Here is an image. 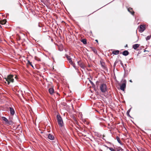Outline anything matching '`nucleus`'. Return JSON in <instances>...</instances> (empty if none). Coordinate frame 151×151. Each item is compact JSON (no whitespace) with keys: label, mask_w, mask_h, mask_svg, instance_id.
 I'll use <instances>...</instances> for the list:
<instances>
[{"label":"nucleus","mask_w":151,"mask_h":151,"mask_svg":"<svg viewBox=\"0 0 151 151\" xmlns=\"http://www.w3.org/2000/svg\"><path fill=\"white\" fill-rule=\"evenodd\" d=\"M92 50L93 52L97 54V50L95 49V48H92Z\"/></svg>","instance_id":"19"},{"label":"nucleus","mask_w":151,"mask_h":151,"mask_svg":"<svg viewBox=\"0 0 151 151\" xmlns=\"http://www.w3.org/2000/svg\"><path fill=\"white\" fill-rule=\"evenodd\" d=\"M78 64L81 68H84V65L83 63H81L80 61L78 62Z\"/></svg>","instance_id":"10"},{"label":"nucleus","mask_w":151,"mask_h":151,"mask_svg":"<svg viewBox=\"0 0 151 151\" xmlns=\"http://www.w3.org/2000/svg\"><path fill=\"white\" fill-rule=\"evenodd\" d=\"M150 137H151V134H150Z\"/></svg>","instance_id":"34"},{"label":"nucleus","mask_w":151,"mask_h":151,"mask_svg":"<svg viewBox=\"0 0 151 151\" xmlns=\"http://www.w3.org/2000/svg\"><path fill=\"white\" fill-rule=\"evenodd\" d=\"M81 41L83 44L85 45L87 44L86 40L85 39H82L81 40Z\"/></svg>","instance_id":"18"},{"label":"nucleus","mask_w":151,"mask_h":151,"mask_svg":"<svg viewBox=\"0 0 151 151\" xmlns=\"http://www.w3.org/2000/svg\"><path fill=\"white\" fill-rule=\"evenodd\" d=\"M49 92L52 95H53L55 93L54 89L52 88H49Z\"/></svg>","instance_id":"9"},{"label":"nucleus","mask_w":151,"mask_h":151,"mask_svg":"<svg viewBox=\"0 0 151 151\" xmlns=\"http://www.w3.org/2000/svg\"><path fill=\"white\" fill-rule=\"evenodd\" d=\"M116 138L118 142L121 145H122V143L120 141V138L118 136H116Z\"/></svg>","instance_id":"15"},{"label":"nucleus","mask_w":151,"mask_h":151,"mask_svg":"<svg viewBox=\"0 0 151 151\" xmlns=\"http://www.w3.org/2000/svg\"><path fill=\"white\" fill-rule=\"evenodd\" d=\"M100 88L101 92L103 93L106 92L107 90V86L106 84L104 83L101 84Z\"/></svg>","instance_id":"4"},{"label":"nucleus","mask_w":151,"mask_h":151,"mask_svg":"<svg viewBox=\"0 0 151 151\" xmlns=\"http://www.w3.org/2000/svg\"><path fill=\"white\" fill-rule=\"evenodd\" d=\"M130 81V82H132V80H130V81Z\"/></svg>","instance_id":"30"},{"label":"nucleus","mask_w":151,"mask_h":151,"mask_svg":"<svg viewBox=\"0 0 151 151\" xmlns=\"http://www.w3.org/2000/svg\"><path fill=\"white\" fill-rule=\"evenodd\" d=\"M35 59L37 61H40V59L39 58H38L36 57H35Z\"/></svg>","instance_id":"23"},{"label":"nucleus","mask_w":151,"mask_h":151,"mask_svg":"<svg viewBox=\"0 0 151 151\" xmlns=\"http://www.w3.org/2000/svg\"><path fill=\"white\" fill-rule=\"evenodd\" d=\"M6 19H4L1 21L0 22V23L1 24H4L6 23Z\"/></svg>","instance_id":"17"},{"label":"nucleus","mask_w":151,"mask_h":151,"mask_svg":"<svg viewBox=\"0 0 151 151\" xmlns=\"http://www.w3.org/2000/svg\"><path fill=\"white\" fill-rule=\"evenodd\" d=\"M139 46V45L138 44H135L133 45L132 47L134 49L136 50Z\"/></svg>","instance_id":"13"},{"label":"nucleus","mask_w":151,"mask_h":151,"mask_svg":"<svg viewBox=\"0 0 151 151\" xmlns=\"http://www.w3.org/2000/svg\"><path fill=\"white\" fill-rule=\"evenodd\" d=\"M71 65H72V66L73 67L76 69H77V68H76V67L75 66V64L73 62V64H70Z\"/></svg>","instance_id":"24"},{"label":"nucleus","mask_w":151,"mask_h":151,"mask_svg":"<svg viewBox=\"0 0 151 151\" xmlns=\"http://www.w3.org/2000/svg\"><path fill=\"white\" fill-rule=\"evenodd\" d=\"M95 41H96V42H98V40H96Z\"/></svg>","instance_id":"29"},{"label":"nucleus","mask_w":151,"mask_h":151,"mask_svg":"<svg viewBox=\"0 0 151 151\" xmlns=\"http://www.w3.org/2000/svg\"><path fill=\"white\" fill-rule=\"evenodd\" d=\"M145 26L144 25H141L139 27V31L142 32H143L145 29Z\"/></svg>","instance_id":"6"},{"label":"nucleus","mask_w":151,"mask_h":151,"mask_svg":"<svg viewBox=\"0 0 151 151\" xmlns=\"http://www.w3.org/2000/svg\"><path fill=\"white\" fill-rule=\"evenodd\" d=\"M151 38V35L147 36L146 38V40H149Z\"/></svg>","instance_id":"21"},{"label":"nucleus","mask_w":151,"mask_h":151,"mask_svg":"<svg viewBox=\"0 0 151 151\" xmlns=\"http://www.w3.org/2000/svg\"><path fill=\"white\" fill-rule=\"evenodd\" d=\"M129 54V52L127 50H124L122 52V54L124 56H127Z\"/></svg>","instance_id":"14"},{"label":"nucleus","mask_w":151,"mask_h":151,"mask_svg":"<svg viewBox=\"0 0 151 151\" xmlns=\"http://www.w3.org/2000/svg\"><path fill=\"white\" fill-rule=\"evenodd\" d=\"M109 150H110L111 151H114V149L111 148H109Z\"/></svg>","instance_id":"25"},{"label":"nucleus","mask_w":151,"mask_h":151,"mask_svg":"<svg viewBox=\"0 0 151 151\" xmlns=\"http://www.w3.org/2000/svg\"><path fill=\"white\" fill-rule=\"evenodd\" d=\"M28 63L33 68V66L32 64V62H30L29 61H28Z\"/></svg>","instance_id":"22"},{"label":"nucleus","mask_w":151,"mask_h":151,"mask_svg":"<svg viewBox=\"0 0 151 151\" xmlns=\"http://www.w3.org/2000/svg\"><path fill=\"white\" fill-rule=\"evenodd\" d=\"M90 83H91V84L92 85H94V83H93L91 81H90Z\"/></svg>","instance_id":"26"},{"label":"nucleus","mask_w":151,"mask_h":151,"mask_svg":"<svg viewBox=\"0 0 151 151\" xmlns=\"http://www.w3.org/2000/svg\"><path fill=\"white\" fill-rule=\"evenodd\" d=\"M57 94H58V93H57Z\"/></svg>","instance_id":"32"},{"label":"nucleus","mask_w":151,"mask_h":151,"mask_svg":"<svg viewBox=\"0 0 151 151\" xmlns=\"http://www.w3.org/2000/svg\"><path fill=\"white\" fill-rule=\"evenodd\" d=\"M9 109L11 115L12 116L14 115L15 113L14 109L12 107H9Z\"/></svg>","instance_id":"8"},{"label":"nucleus","mask_w":151,"mask_h":151,"mask_svg":"<svg viewBox=\"0 0 151 151\" xmlns=\"http://www.w3.org/2000/svg\"><path fill=\"white\" fill-rule=\"evenodd\" d=\"M15 78L17 79V76H16L15 77Z\"/></svg>","instance_id":"28"},{"label":"nucleus","mask_w":151,"mask_h":151,"mask_svg":"<svg viewBox=\"0 0 151 151\" xmlns=\"http://www.w3.org/2000/svg\"><path fill=\"white\" fill-rule=\"evenodd\" d=\"M127 81L126 80H124L123 81V83L120 86V88L121 90L123 91H124L126 87Z\"/></svg>","instance_id":"5"},{"label":"nucleus","mask_w":151,"mask_h":151,"mask_svg":"<svg viewBox=\"0 0 151 151\" xmlns=\"http://www.w3.org/2000/svg\"><path fill=\"white\" fill-rule=\"evenodd\" d=\"M0 27H1V26L0 25Z\"/></svg>","instance_id":"33"},{"label":"nucleus","mask_w":151,"mask_h":151,"mask_svg":"<svg viewBox=\"0 0 151 151\" xmlns=\"http://www.w3.org/2000/svg\"><path fill=\"white\" fill-rule=\"evenodd\" d=\"M14 76L12 75H10L7 76V78H5L4 81L7 82V84L9 85L10 82H14V79L13 78Z\"/></svg>","instance_id":"2"},{"label":"nucleus","mask_w":151,"mask_h":151,"mask_svg":"<svg viewBox=\"0 0 151 151\" xmlns=\"http://www.w3.org/2000/svg\"><path fill=\"white\" fill-rule=\"evenodd\" d=\"M65 56L67 58L68 60L69 61V63L70 64H73V62L72 60V58H70V56H68L66 54Z\"/></svg>","instance_id":"7"},{"label":"nucleus","mask_w":151,"mask_h":151,"mask_svg":"<svg viewBox=\"0 0 151 151\" xmlns=\"http://www.w3.org/2000/svg\"><path fill=\"white\" fill-rule=\"evenodd\" d=\"M1 119L3 121H4L5 124L7 126L12 125L14 124V122L12 119L9 118L8 120L6 117L4 116L2 117Z\"/></svg>","instance_id":"1"},{"label":"nucleus","mask_w":151,"mask_h":151,"mask_svg":"<svg viewBox=\"0 0 151 151\" xmlns=\"http://www.w3.org/2000/svg\"><path fill=\"white\" fill-rule=\"evenodd\" d=\"M57 119L58 124L60 127H62L63 126V123L62 118L60 114L57 115Z\"/></svg>","instance_id":"3"},{"label":"nucleus","mask_w":151,"mask_h":151,"mask_svg":"<svg viewBox=\"0 0 151 151\" xmlns=\"http://www.w3.org/2000/svg\"><path fill=\"white\" fill-rule=\"evenodd\" d=\"M128 10L132 15H134V12L132 8H129L128 9Z\"/></svg>","instance_id":"12"},{"label":"nucleus","mask_w":151,"mask_h":151,"mask_svg":"<svg viewBox=\"0 0 151 151\" xmlns=\"http://www.w3.org/2000/svg\"><path fill=\"white\" fill-rule=\"evenodd\" d=\"M127 45H126L125 47H127Z\"/></svg>","instance_id":"31"},{"label":"nucleus","mask_w":151,"mask_h":151,"mask_svg":"<svg viewBox=\"0 0 151 151\" xmlns=\"http://www.w3.org/2000/svg\"><path fill=\"white\" fill-rule=\"evenodd\" d=\"M130 109H129L127 111V113H126L127 115L129 116H130V115L129 114V113L130 111Z\"/></svg>","instance_id":"20"},{"label":"nucleus","mask_w":151,"mask_h":151,"mask_svg":"<svg viewBox=\"0 0 151 151\" xmlns=\"http://www.w3.org/2000/svg\"><path fill=\"white\" fill-rule=\"evenodd\" d=\"M48 138L50 140H53L54 139V137L52 135L49 134L48 135Z\"/></svg>","instance_id":"11"},{"label":"nucleus","mask_w":151,"mask_h":151,"mask_svg":"<svg viewBox=\"0 0 151 151\" xmlns=\"http://www.w3.org/2000/svg\"><path fill=\"white\" fill-rule=\"evenodd\" d=\"M119 51L118 50H116L112 52V53L114 55H118L119 54Z\"/></svg>","instance_id":"16"},{"label":"nucleus","mask_w":151,"mask_h":151,"mask_svg":"<svg viewBox=\"0 0 151 151\" xmlns=\"http://www.w3.org/2000/svg\"><path fill=\"white\" fill-rule=\"evenodd\" d=\"M107 148L109 149V148H111V147H109L106 146H105Z\"/></svg>","instance_id":"27"}]
</instances>
